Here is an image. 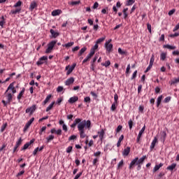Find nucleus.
Instances as JSON below:
<instances>
[{
  "instance_id": "44",
  "label": "nucleus",
  "mask_w": 179,
  "mask_h": 179,
  "mask_svg": "<svg viewBox=\"0 0 179 179\" xmlns=\"http://www.w3.org/2000/svg\"><path fill=\"white\" fill-rule=\"evenodd\" d=\"M6 127H8V123L3 124L1 127V132H3L6 129Z\"/></svg>"
},
{
  "instance_id": "42",
  "label": "nucleus",
  "mask_w": 179,
  "mask_h": 179,
  "mask_svg": "<svg viewBox=\"0 0 179 179\" xmlns=\"http://www.w3.org/2000/svg\"><path fill=\"white\" fill-rule=\"evenodd\" d=\"M154 62H155V55H152L151 58H150V64L149 65H150V66H153Z\"/></svg>"
},
{
  "instance_id": "5",
  "label": "nucleus",
  "mask_w": 179,
  "mask_h": 179,
  "mask_svg": "<svg viewBox=\"0 0 179 179\" xmlns=\"http://www.w3.org/2000/svg\"><path fill=\"white\" fill-rule=\"evenodd\" d=\"M76 67V64H73L72 66H66L65 68V71H67L66 72V75L67 76L71 75V73H72V72H73V69H75V68Z\"/></svg>"
},
{
  "instance_id": "40",
  "label": "nucleus",
  "mask_w": 179,
  "mask_h": 179,
  "mask_svg": "<svg viewBox=\"0 0 179 179\" xmlns=\"http://www.w3.org/2000/svg\"><path fill=\"white\" fill-rule=\"evenodd\" d=\"M22 1H18L15 4H14L13 8H20L22 6Z\"/></svg>"
},
{
  "instance_id": "52",
  "label": "nucleus",
  "mask_w": 179,
  "mask_h": 179,
  "mask_svg": "<svg viewBox=\"0 0 179 179\" xmlns=\"http://www.w3.org/2000/svg\"><path fill=\"white\" fill-rule=\"evenodd\" d=\"M45 129H47V127H43L39 131V135H43V132H44V131H45Z\"/></svg>"
},
{
  "instance_id": "57",
  "label": "nucleus",
  "mask_w": 179,
  "mask_h": 179,
  "mask_svg": "<svg viewBox=\"0 0 179 179\" xmlns=\"http://www.w3.org/2000/svg\"><path fill=\"white\" fill-rule=\"evenodd\" d=\"M62 128L63 131H64L65 132H68V127L66 126V124H64Z\"/></svg>"
},
{
  "instance_id": "22",
  "label": "nucleus",
  "mask_w": 179,
  "mask_h": 179,
  "mask_svg": "<svg viewBox=\"0 0 179 179\" xmlns=\"http://www.w3.org/2000/svg\"><path fill=\"white\" fill-rule=\"evenodd\" d=\"M98 134H99V139H101V141H103V139H104V129H101L100 131H98Z\"/></svg>"
},
{
  "instance_id": "21",
  "label": "nucleus",
  "mask_w": 179,
  "mask_h": 179,
  "mask_svg": "<svg viewBox=\"0 0 179 179\" xmlns=\"http://www.w3.org/2000/svg\"><path fill=\"white\" fill-rule=\"evenodd\" d=\"M97 48H99V45H97V43H95V45L91 48L90 52L93 55H94L96 52V50H97Z\"/></svg>"
},
{
  "instance_id": "20",
  "label": "nucleus",
  "mask_w": 179,
  "mask_h": 179,
  "mask_svg": "<svg viewBox=\"0 0 179 179\" xmlns=\"http://www.w3.org/2000/svg\"><path fill=\"white\" fill-rule=\"evenodd\" d=\"M24 92H26V89L24 87L17 95V100H20L23 97V94H24Z\"/></svg>"
},
{
  "instance_id": "6",
  "label": "nucleus",
  "mask_w": 179,
  "mask_h": 179,
  "mask_svg": "<svg viewBox=\"0 0 179 179\" xmlns=\"http://www.w3.org/2000/svg\"><path fill=\"white\" fill-rule=\"evenodd\" d=\"M138 157H136L134 159H132V161L129 165V169L134 170V169H135V166H138Z\"/></svg>"
},
{
  "instance_id": "45",
  "label": "nucleus",
  "mask_w": 179,
  "mask_h": 179,
  "mask_svg": "<svg viewBox=\"0 0 179 179\" xmlns=\"http://www.w3.org/2000/svg\"><path fill=\"white\" fill-rule=\"evenodd\" d=\"M147 29L149 33L152 34V25L150 23L147 24Z\"/></svg>"
},
{
  "instance_id": "8",
  "label": "nucleus",
  "mask_w": 179,
  "mask_h": 179,
  "mask_svg": "<svg viewBox=\"0 0 179 179\" xmlns=\"http://www.w3.org/2000/svg\"><path fill=\"white\" fill-rule=\"evenodd\" d=\"M48 57L43 56L36 62V65H38V66H40V65H43V64H44V62H45V61H48Z\"/></svg>"
},
{
  "instance_id": "36",
  "label": "nucleus",
  "mask_w": 179,
  "mask_h": 179,
  "mask_svg": "<svg viewBox=\"0 0 179 179\" xmlns=\"http://www.w3.org/2000/svg\"><path fill=\"white\" fill-rule=\"evenodd\" d=\"M104 40H106V36H103L102 38H99L96 41V44L99 45V44H100V43H103V41H104Z\"/></svg>"
},
{
  "instance_id": "7",
  "label": "nucleus",
  "mask_w": 179,
  "mask_h": 179,
  "mask_svg": "<svg viewBox=\"0 0 179 179\" xmlns=\"http://www.w3.org/2000/svg\"><path fill=\"white\" fill-rule=\"evenodd\" d=\"M36 110H37V106L36 105H33L32 106L27 108L25 113L27 114H29V113L30 115H31V114H33V113H34Z\"/></svg>"
},
{
  "instance_id": "47",
  "label": "nucleus",
  "mask_w": 179,
  "mask_h": 179,
  "mask_svg": "<svg viewBox=\"0 0 179 179\" xmlns=\"http://www.w3.org/2000/svg\"><path fill=\"white\" fill-rule=\"evenodd\" d=\"M171 100V96H167L164 99V103H169Z\"/></svg>"
},
{
  "instance_id": "30",
  "label": "nucleus",
  "mask_w": 179,
  "mask_h": 179,
  "mask_svg": "<svg viewBox=\"0 0 179 179\" xmlns=\"http://www.w3.org/2000/svg\"><path fill=\"white\" fill-rule=\"evenodd\" d=\"M164 48H167L168 50H176L177 47L174 45H164Z\"/></svg>"
},
{
  "instance_id": "34",
  "label": "nucleus",
  "mask_w": 179,
  "mask_h": 179,
  "mask_svg": "<svg viewBox=\"0 0 179 179\" xmlns=\"http://www.w3.org/2000/svg\"><path fill=\"white\" fill-rule=\"evenodd\" d=\"M6 23V22H5V17L3 15L1 17V21H0V26L1 27H3V24Z\"/></svg>"
},
{
  "instance_id": "27",
  "label": "nucleus",
  "mask_w": 179,
  "mask_h": 179,
  "mask_svg": "<svg viewBox=\"0 0 179 179\" xmlns=\"http://www.w3.org/2000/svg\"><path fill=\"white\" fill-rule=\"evenodd\" d=\"M163 100V95L159 96L157 99V107H159Z\"/></svg>"
},
{
  "instance_id": "53",
  "label": "nucleus",
  "mask_w": 179,
  "mask_h": 179,
  "mask_svg": "<svg viewBox=\"0 0 179 179\" xmlns=\"http://www.w3.org/2000/svg\"><path fill=\"white\" fill-rule=\"evenodd\" d=\"M72 149H73V148L72 146H69L66 150V153H71V152H72Z\"/></svg>"
},
{
  "instance_id": "10",
  "label": "nucleus",
  "mask_w": 179,
  "mask_h": 179,
  "mask_svg": "<svg viewBox=\"0 0 179 179\" xmlns=\"http://www.w3.org/2000/svg\"><path fill=\"white\" fill-rule=\"evenodd\" d=\"M74 82L75 78L73 77H71L65 81L64 85L66 86H71V85H73Z\"/></svg>"
},
{
  "instance_id": "29",
  "label": "nucleus",
  "mask_w": 179,
  "mask_h": 179,
  "mask_svg": "<svg viewBox=\"0 0 179 179\" xmlns=\"http://www.w3.org/2000/svg\"><path fill=\"white\" fill-rule=\"evenodd\" d=\"M101 65L102 66H105V68H108V66L111 65V62H110V60H107L105 63H101Z\"/></svg>"
},
{
  "instance_id": "26",
  "label": "nucleus",
  "mask_w": 179,
  "mask_h": 179,
  "mask_svg": "<svg viewBox=\"0 0 179 179\" xmlns=\"http://www.w3.org/2000/svg\"><path fill=\"white\" fill-rule=\"evenodd\" d=\"M161 167H163V163H160L158 165H155L153 169L154 173H155V171H158V170H159Z\"/></svg>"
},
{
  "instance_id": "13",
  "label": "nucleus",
  "mask_w": 179,
  "mask_h": 179,
  "mask_svg": "<svg viewBox=\"0 0 179 179\" xmlns=\"http://www.w3.org/2000/svg\"><path fill=\"white\" fill-rule=\"evenodd\" d=\"M156 143H157V137H155L154 139L152 140L150 149V150H153L155 149V147L156 146Z\"/></svg>"
},
{
  "instance_id": "25",
  "label": "nucleus",
  "mask_w": 179,
  "mask_h": 179,
  "mask_svg": "<svg viewBox=\"0 0 179 179\" xmlns=\"http://www.w3.org/2000/svg\"><path fill=\"white\" fill-rule=\"evenodd\" d=\"M124 141V135H121L120 137L118 139V141L117 143V147L120 148L121 146V142Z\"/></svg>"
},
{
  "instance_id": "38",
  "label": "nucleus",
  "mask_w": 179,
  "mask_h": 179,
  "mask_svg": "<svg viewBox=\"0 0 179 179\" xmlns=\"http://www.w3.org/2000/svg\"><path fill=\"white\" fill-rule=\"evenodd\" d=\"M117 106H118V103H115V102H113V103L112 104V106L110 107L111 111H115Z\"/></svg>"
},
{
  "instance_id": "11",
  "label": "nucleus",
  "mask_w": 179,
  "mask_h": 179,
  "mask_svg": "<svg viewBox=\"0 0 179 179\" xmlns=\"http://www.w3.org/2000/svg\"><path fill=\"white\" fill-rule=\"evenodd\" d=\"M34 122V117H32L29 120V121L25 124L24 127V132H26V131H27V129L30 128V125H31V124H33Z\"/></svg>"
},
{
  "instance_id": "56",
  "label": "nucleus",
  "mask_w": 179,
  "mask_h": 179,
  "mask_svg": "<svg viewBox=\"0 0 179 179\" xmlns=\"http://www.w3.org/2000/svg\"><path fill=\"white\" fill-rule=\"evenodd\" d=\"M100 155H101V152H100V151H98V152L94 153V156H95V157H100Z\"/></svg>"
},
{
  "instance_id": "14",
  "label": "nucleus",
  "mask_w": 179,
  "mask_h": 179,
  "mask_svg": "<svg viewBox=\"0 0 179 179\" xmlns=\"http://www.w3.org/2000/svg\"><path fill=\"white\" fill-rule=\"evenodd\" d=\"M36 8H37V3L34 1H31L29 6V10H31V12H33V10L36 9Z\"/></svg>"
},
{
  "instance_id": "49",
  "label": "nucleus",
  "mask_w": 179,
  "mask_h": 179,
  "mask_svg": "<svg viewBox=\"0 0 179 179\" xmlns=\"http://www.w3.org/2000/svg\"><path fill=\"white\" fill-rule=\"evenodd\" d=\"M179 78H175L171 81V85H176V83H178Z\"/></svg>"
},
{
  "instance_id": "61",
  "label": "nucleus",
  "mask_w": 179,
  "mask_h": 179,
  "mask_svg": "<svg viewBox=\"0 0 179 179\" xmlns=\"http://www.w3.org/2000/svg\"><path fill=\"white\" fill-rule=\"evenodd\" d=\"M137 73H138V71H135L132 75L131 79H135V78H136Z\"/></svg>"
},
{
  "instance_id": "24",
  "label": "nucleus",
  "mask_w": 179,
  "mask_h": 179,
  "mask_svg": "<svg viewBox=\"0 0 179 179\" xmlns=\"http://www.w3.org/2000/svg\"><path fill=\"white\" fill-rule=\"evenodd\" d=\"M93 54H92L91 52H90L87 57L83 61V64H85V62H87V61H90V58H92V57H93Z\"/></svg>"
},
{
  "instance_id": "18",
  "label": "nucleus",
  "mask_w": 179,
  "mask_h": 179,
  "mask_svg": "<svg viewBox=\"0 0 179 179\" xmlns=\"http://www.w3.org/2000/svg\"><path fill=\"white\" fill-rule=\"evenodd\" d=\"M62 13V10L57 9V10H54L52 12V16H59Z\"/></svg>"
},
{
  "instance_id": "17",
  "label": "nucleus",
  "mask_w": 179,
  "mask_h": 179,
  "mask_svg": "<svg viewBox=\"0 0 179 179\" xmlns=\"http://www.w3.org/2000/svg\"><path fill=\"white\" fill-rule=\"evenodd\" d=\"M131 152V148L127 147L126 148L124 149L122 152L123 156H128Z\"/></svg>"
},
{
  "instance_id": "54",
  "label": "nucleus",
  "mask_w": 179,
  "mask_h": 179,
  "mask_svg": "<svg viewBox=\"0 0 179 179\" xmlns=\"http://www.w3.org/2000/svg\"><path fill=\"white\" fill-rule=\"evenodd\" d=\"M128 124H129V129H132V125L134 124V122H132V120H129Z\"/></svg>"
},
{
  "instance_id": "15",
  "label": "nucleus",
  "mask_w": 179,
  "mask_h": 179,
  "mask_svg": "<svg viewBox=\"0 0 179 179\" xmlns=\"http://www.w3.org/2000/svg\"><path fill=\"white\" fill-rule=\"evenodd\" d=\"M78 100H79V97L72 96L69 99V103H70V104H73V103H76Z\"/></svg>"
},
{
  "instance_id": "64",
  "label": "nucleus",
  "mask_w": 179,
  "mask_h": 179,
  "mask_svg": "<svg viewBox=\"0 0 179 179\" xmlns=\"http://www.w3.org/2000/svg\"><path fill=\"white\" fill-rule=\"evenodd\" d=\"M159 40V41H164V34H162Z\"/></svg>"
},
{
  "instance_id": "41",
  "label": "nucleus",
  "mask_w": 179,
  "mask_h": 179,
  "mask_svg": "<svg viewBox=\"0 0 179 179\" xmlns=\"http://www.w3.org/2000/svg\"><path fill=\"white\" fill-rule=\"evenodd\" d=\"M118 53L120 55H125L127 54V52H125L124 50H122V49H121V48H118Z\"/></svg>"
},
{
  "instance_id": "32",
  "label": "nucleus",
  "mask_w": 179,
  "mask_h": 179,
  "mask_svg": "<svg viewBox=\"0 0 179 179\" xmlns=\"http://www.w3.org/2000/svg\"><path fill=\"white\" fill-rule=\"evenodd\" d=\"M54 104H55V101L52 102L51 104L48 106L45 110L46 113H48V111H50V110H51L52 107H54Z\"/></svg>"
},
{
  "instance_id": "28",
  "label": "nucleus",
  "mask_w": 179,
  "mask_h": 179,
  "mask_svg": "<svg viewBox=\"0 0 179 179\" xmlns=\"http://www.w3.org/2000/svg\"><path fill=\"white\" fill-rule=\"evenodd\" d=\"M176 167H177V164H172L171 165L167 166V170H170L171 171H173V170H174V169H176Z\"/></svg>"
},
{
  "instance_id": "55",
  "label": "nucleus",
  "mask_w": 179,
  "mask_h": 179,
  "mask_svg": "<svg viewBox=\"0 0 179 179\" xmlns=\"http://www.w3.org/2000/svg\"><path fill=\"white\" fill-rule=\"evenodd\" d=\"M62 90H64V87H62V86H59L57 88V92H58L59 93H60V92H62Z\"/></svg>"
},
{
  "instance_id": "1",
  "label": "nucleus",
  "mask_w": 179,
  "mask_h": 179,
  "mask_svg": "<svg viewBox=\"0 0 179 179\" xmlns=\"http://www.w3.org/2000/svg\"><path fill=\"white\" fill-rule=\"evenodd\" d=\"M78 125V130L80 134V138L84 139L86 138V134L85 133V129H90L92 122L90 120H83L80 118L75 119L73 123L71 125V128H75Z\"/></svg>"
},
{
  "instance_id": "62",
  "label": "nucleus",
  "mask_w": 179,
  "mask_h": 179,
  "mask_svg": "<svg viewBox=\"0 0 179 179\" xmlns=\"http://www.w3.org/2000/svg\"><path fill=\"white\" fill-rule=\"evenodd\" d=\"M178 29H179V23L176 25V27L173 29V31H177V30H178Z\"/></svg>"
},
{
  "instance_id": "58",
  "label": "nucleus",
  "mask_w": 179,
  "mask_h": 179,
  "mask_svg": "<svg viewBox=\"0 0 179 179\" xmlns=\"http://www.w3.org/2000/svg\"><path fill=\"white\" fill-rule=\"evenodd\" d=\"M84 101H85V103H90V97L86 96V97L84 99Z\"/></svg>"
},
{
  "instance_id": "63",
  "label": "nucleus",
  "mask_w": 179,
  "mask_h": 179,
  "mask_svg": "<svg viewBox=\"0 0 179 179\" xmlns=\"http://www.w3.org/2000/svg\"><path fill=\"white\" fill-rule=\"evenodd\" d=\"M173 55H179V50H174L172 52Z\"/></svg>"
},
{
  "instance_id": "2",
  "label": "nucleus",
  "mask_w": 179,
  "mask_h": 179,
  "mask_svg": "<svg viewBox=\"0 0 179 179\" xmlns=\"http://www.w3.org/2000/svg\"><path fill=\"white\" fill-rule=\"evenodd\" d=\"M16 93V88H15V83H12L8 87L5 96L7 99L8 103H10L13 99V95Z\"/></svg>"
},
{
  "instance_id": "60",
  "label": "nucleus",
  "mask_w": 179,
  "mask_h": 179,
  "mask_svg": "<svg viewBox=\"0 0 179 179\" xmlns=\"http://www.w3.org/2000/svg\"><path fill=\"white\" fill-rule=\"evenodd\" d=\"M121 129H122V126L119 125L117 129H116V132L117 134H118V132H120L121 131Z\"/></svg>"
},
{
  "instance_id": "35",
  "label": "nucleus",
  "mask_w": 179,
  "mask_h": 179,
  "mask_svg": "<svg viewBox=\"0 0 179 179\" xmlns=\"http://www.w3.org/2000/svg\"><path fill=\"white\" fill-rule=\"evenodd\" d=\"M79 3H80V1L69 2V5H71V6H75L76 5H79Z\"/></svg>"
},
{
  "instance_id": "48",
  "label": "nucleus",
  "mask_w": 179,
  "mask_h": 179,
  "mask_svg": "<svg viewBox=\"0 0 179 179\" xmlns=\"http://www.w3.org/2000/svg\"><path fill=\"white\" fill-rule=\"evenodd\" d=\"M174 13H176V8H173L172 10H171L169 13H168V15L169 16H171L173 15H174Z\"/></svg>"
},
{
  "instance_id": "39",
  "label": "nucleus",
  "mask_w": 179,
  "mask_h": 179,
  "mask_svg": "<svg viewBox=\"0 0 179 179\" xmlns=\"http://www.w3.org/2000/svg\"><path fill=\"white\" fill-rule=\"evenodd\" d=\"M54 138H55L54 135H50L49 136H48L46 138L47 143H50V142H51V141H53Z\"/></svg>"
},
{
  "instance_id": "3",
  "label": "nucleus",
  "mask_w": 179,
  "mask_h": 179,
  "mask_svg": "<svg viewBox=\"0 0 179 179\" xmlns=\"http://www.w3.org/2000/svg\"><path fill=\"white\" fill-rule=\"evenodd\" d=\"M57 44V41H52L48 44V48L45 50V54H50Z\"/></svg>"
},
{
  "instance_id": "31",
  "label": "nucleus",
  "mask_w": 179,
  "mask_h": 179,
  "mask_svg": "<svg viewBox=\"0 0 179 179\" xmlns=\"http://www.w3.org/2000/svg\"><path fill=\"white\" fill-rule=\"evenodd\" d=\"M75 44L74 42H69L68 43H66L64 45H62V47H65L66 48H69V47H72Z\"/></svg>"
},
{
  "instance_id": "51",
  "label": "nucleus",
  "mask_w": 179,
  "mask_h": 179,
  "mask_svg": "<svg viewBox=\"0 0 179 179\" xmlns=\"http://www.w3.org/2000/svg\"><path fill=\"white\" fill-rule=\"evenodd\" d=\"M114 103H118V94H115L114 95Z\"/></svg>"
},
{
  "instance_id": "12",
  "label": "nucleus",
  "mask_w": 179,
  "mask_h": 179,
  "mask_svg": "<svg viewBox=\"0 0 179 179\" xmlns=\"http://www.w3.org/2000/svg\"><path fill=\"white\" fill-rule=\"evenodd\" d=\"M146 159V155H143L141 158L138 159L137 160V166L138 169H141V164H143V162H145V159Z\"/></svg>"
},
{
  "instance_id": "4",
  "label": "nucleus",
  "mask_w": 179,
  "mask_h": 179,
  "mask_svg": "<svg viewBox=\"0 0 179 179\" xmlns=\"http://www.w3.org/2000/svg\"><path fill=\"white\" fill-rule=\"evenodd\" d=\"M111 43V39H109L105 43V48L106 50V52L110 54L111 51H113V44Z\"/></svg>"
},
{
  "instance_id": "50",
  "label": "nucleus",
  "mask_w": 179,
  "mask_h": 179,
  "mask_svg": "<svg viewBox=\"0 0 179 179\" xmlns=\"http://www.w3.org/2000/svg\"><path fill=\"white\" fill-rule=\"evenodd\" d=\"M22 142H23V140L22 138H20L19 140L16 142V144L17 146H20L22 145Z\"/></svg>"
},
{
  "instance_id": "37",
  "label": "nucleus",
  "mask_w": 179,
  "mask_h": 179,
  "mask_svg": "<svg viewBox=\"0 0 179 179\" xmlns=\"http://www.w3.org/2000/svg\"><path fill=\"white\" fill-rule=\"evenodd\" d=\"M166 57H167V53H166V52L161 53L160 59L162 61H164V59H166Z\"/></svg>"
},
{
  "instance_id": "9",
  "label": "nucleus",
  "mask_w": 179,
  "mask_h": 179,
  "mask_svg": "<svg viewBox=\"0 0 179 179\" xmlns=\"http://www.w3.org/2000/svg\"><path fill=\"white\" fill-rule=\"evenodd\" d=\"M36 139L33 138L29 142H27L24 145V146L21 148V150H26L27 149H29V146L32 145V143H34Z\"/></svg>"
},
{
  "instance_id": "19",
  "label": "nucleus",
  "mask_w": 179,
  "mask_h": 179,
  "mask_svg": "<svg viewBox=\"0 0 179 179\" xmlns=\"http://www.w3.org/2000/svg\"><path fill=\"white\" fill-rule=\"evenodd\" d=\"M50 33L52 34V37H53V38H57V37L59 36V33L54 31V29H50Z\"/></svg>"
},
{
  "instance_id": "16",
  "label": "nucleus",
  "mask_w": 179,
  "mask_h": 179,
  "mask_svg": "<svg viewBox=\"0 0 179 179\" xmlns=\"http://www.w3.org/2000/svg\"><path fill=\"white\" fill-rule=\"evenodd\" d=\"M20 12H22V8L17 7L15 10H11L10 13L12 15H17V13H20Z\"/></svg>"
},
{
  "instance_id": "43",
  "label": "nucleus",
  "mask_w": 179,
  "mask_h": 179,
  "mask_svg": "<svg viewBox=\"0 0 179 179\" xmlns=\"http://www.w3.org/2000/svg\"><path fill=\"white\" fill-rule=\"evenodd\" d=\"M135 3V0H128L127 3V6H131V5H134Z\"/></svg>"
},
{
  "instance_id": "23",
  "label": "nucleus",
  "mask_w": 179,
  "mask_h": 179,
  "mask_svg": "<svg viewBox=\"0 0 179 179\" xmlns=\"http://www.w3.org/2000/svg\"><path fill=\"white\" fill-rule=\"evenodd\" d=\"M87 50V48L86 47L82 48L78 54V57H81V55H83L84 52H86Z\"/></svg>"
},
{
  "instance_id": "33",
  "label": "nucleus",
  "mask_w": 179,
  "mask_h": 179,
  "mask_svg": "<svg viewBox=\"0 0 179 179\" xmlns=\"http://www.w3.org/2000/svg\"><path fill=\"white\" fill-rule=\"evenodd\" d=\"M51 97H52V95H51V94L48 95L43 101V104L45 105L46 103H48V101H50Z\"/></svg>"
},
{
  "instance_id": "46",
  "label": "nucleus",
  "mask_w": 179,
  "mask_h": 179,
  "mask_svg": "<svg viewBox=\"0 0 179 179\" xmlns=\"http://www.w3.org/2000/svg\"><path fill=\"white\" fill-rule=\"evenodd\" d=\"M82 174H83V172H80L77 173L74 178V179H79L82 176Z\"/></svg>"
},
{
  "instance_id": "59",
  "label": "nucleus",
  "mask_w": 179,
  "mask_h": 179,
  "mask_svg": "<svg viewBox=\"0 0 179 179\" xmlns=\"http://www.w3.org/2000/svg\"><path fill=\"white\" fill-rule=\"evenodd\" d=\"M76 135H72L69 138V141H73L75 139H76Z\"/></svg>"
}]
</instances>
